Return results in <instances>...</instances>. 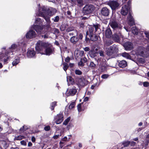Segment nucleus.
<instances>
[{
	"mask_svg": "<svg viewBox=\"0 0 149 149\" xmlns=\"http://www.w3.org/2000/svg\"><path fill=\"white\" fill-rule=\"evenodd\" d=\"M55 122L57 124H59L62 122L63 120V116L62 114L60 113L57 115L55 117Z\"/></svg>",
	"mask_w": 149,
	"mask_h": 149,
	"instance_id": "nucleus-9",
	"label": "nucleus"
},
{
	"mask_svg": "<svg viewBox=\"0 0 149 149\" xmlns=\"http://www.w3.org/2000/svg\"><path fill=\"white\" fill-rule=\"evenodd\" d=\"M89 36L91 40L92 41H96L97 39V36L94 34H93L92 36L91 35H90Z\"/></svg>",
	"mask_w": 149,
	"mask_h": 149,
	"instance_id": "nucleus-26",
	"label": "nucleus"
},
{
	"mask_svg": "<svg viewBox=\"0 0 149 149\" xmlns=\"http://www.w3.org/2000/svg\"><path fill=\"white\" fill-rule=\"evenodd\" d=\"M24 127H25V125H24L22 127H21L20 129V130H19L20 131H22V132L25 131V130H24Z\"/></svg>",
	"mask_w": 149,
	"mask_h": 149,
	"instance_id": "nucleus-57",
	"label": "nucleus"
},
{
	"mask_svg": "<svg viewBox=\"0 0 149 149\" xmlns=\"http://www.w3.org/2000/svg\"><path fill=\"white\" fill-rule=\"evenodd\" d=\"M50 127L49 126H48L44 127V130L46 131H48L50 130Z\"/></svg>",
	"mask_w": 149,
	"mask_h": 149,
	"instance_id": "nucleus-48",
	"label": "nucleus"
},
{
	"mask_svg": "<svg viewBox=\"0 0 149 149\" xmlns=\"http://www.w3.org/2000/svg\"><path fill=\"white\" fill-rule=\"evenodd\" d=\"M75 73L77 75H80L82 74V72L79 70H75Z\"/></svg>",
	"mask_w": 149,
	"mask_h": 149,
	"instance_id": "nucleus-36",
	"label": "nucleus"
},
{
	"mask_svg": "<svg viewBox=\"0 0 149 149\" xmlns=\"http://www.w3.org/2000/svg\"><path fill=\"white\" fill-rule=\"evenodd\" d=\"M17 47V45L15 44H13L11 47L10 48V49L11 50L15 49Z\"/></svg>",
	"mask_w": 149,
	"mask_h": 149,
	"instance_id": "nucleus-44",
	"label": "nucleus"
},
{
	"mask_svg": "<svg viewBox=\"0 0 149 149\" xmlns=\"http://www.w3.org/2000/svg\"><path fill=\"white\" fill-rule=\"evenodd\" d=\"M130 142L129 141H124L123 142L122 144L123 145L124 147L128 146L130 144Z\"/></svg>",
	"mask_w": 149,
	"mask_h": 149,
	"instance_id": "nucleus-30",
	"label": "nucleus"
},
{
	"mask_svg": "<svg viewBox=\"0 0 149 149\" xmlns=\"http://www.w3.org/2000/svg\"><path fill=\"white\" fill-rule=\"evenodd\" d=\"M42 38H48V35L47 34H45L44 36V35H42Z\"/></svg>",
	"mask_w": 149,
	"mask_h": 149,
	"instance_id": "nucleus-55",
	"label": "nucleus"
},
{
	"mask_svg": "<svg viewBox=\"0 0 149 149\" xmlns=\"http://www.w3.org/2000/svg\"><path fill=\"white\" fill-rule=\"evenodd\" d=\"M128 12V7L127 6L125 5L123 6L121 10V14L124 16L126 15Z\"/></svg>",
	"mask_w": 149,
	"mask_h": 149,
	"instance_id": "nucleus-15",
	"label": "nucleus"
},
{
	"mask_svg": "<svg viewBox=\"0 0 149 149\" xmlns=\"http://www.w3.org/2000/svg\"><path fill=\"white\" fill-rule=\"evenodd\" d=\"M79 38L77 36H74L71 37L70 39V42L74 44H76L79 41Z\"/></svg>",
	"mask_w": 149,
	"mask_h": 149,
	"instance_id": "nucleus-17",
	"label": "nucleus"
},
{
	"mask_svg": "<svg viewBox=\"0 0 149 149\" xmlns=\"http://www.w3.org/2000/svg\"><path fill=\"white\" fill-rule=\"evenodd\" d=\"M99 53L100 56H103V57L104 56V51H102V50H100L99 51Z\"/></svg>",
	"mask_w": 149,
	"mask_h": 149,
	"instance_id": "nucleus-46",
	"label": "nucleus"
},
{
	"mask_svg": "<svg viewBox=\"0 0 149 149\" xmlns=\"http://www.w3.org/2000/svg\"><path fill=\"white\" fill-rule=\"evenodd\" d=\"M25 138V137L22 135H19L15 137L16 140H20L23 139Z\"/></svg>",
	"mask_w": 149,
	"mask_h": 149,
	"instance_id": "nucleus-34",
	"label": "nucleus"
},
{
	"mask_svg": "<svg viewBox=\"0 0 149 149\" xmlns=\"http://www.w3.org/2000/svg\"><path fill=\"white\" fill-rule=\"evenodd\" d=\"M146 138L148 139V141L149 143V134L147 135Z\"/></svg>",
	"mask_w": 149,
	"mask_h": 149,
	"instance_id": "nucleus-64",
	"label": "nucleus"
},
{
	"mask_svg": "<svg viewBox=\"0 0 149 149\" xmlns=\"http://www.w3.org/2000/svg\"><path fill=\"white\" fill-rule=\"evenodd\" d=\"M42 23V20L40 18H37L35 21V23L36 25H34L33 27V28L34 29L36 32L40 34L41 33L43 29L44 26H39L38 24H41Z\"/></svg>",
	"mask_w": 149,
	"mask_h": 149,
	"instance_id": "nucleus-2",
	"label": "nucleus"
},
{
	"mask_svg": "<svg viewBox=\"0 0 149 149\" xmlns=\"http://www.w3.org/2000/svg\"><path fill=\"white\" fill-rule=\"evenodd\" d=\"M86 81L83 78H79L78 80V84L81 86H84L86 84Z\"/></svg>",
	"mask_w": 149,
	"mask_h": 149,
	"instance_id": "nucleus-20",
	"label": "nucleus"
},
{
	"mask_svg": "<svg viewBox=\"0 0 149 149\" xmlns=\"http://www.w3.org/2000/svg\"><path fill=\"white\" fill-rule=\"evenodd\" d=\"M119 66L122 68L126 67L127 65V62L124 60H123L120 62L118 64Z\"/></svg>",
	"mask_w": 149,
	"mask_h": 149,
	"instance_id": "nucleus-23",
	"label": "nucleus"
},
{
	"mask_svg": "<svg viewBox=\"0 0 149 149\" xmlns=\"http://www.w3.org/2000/svg\"><path fill=\"white\" fill-rule=\"evenodd\" d=\"M130 11V9H129ZM127 20L128 24L130 26H132L135 24L134 20L132 16L131 13L129 11L128 15L127 16Z\"/></svg>",
	"mask_w": 149,
	"mask_h": 149,
	"instance_id": "nucleus-10",
	"label": "nucleus"
},
{
	"mask_svg": "<svg viewBox=\"0 0 149 149\" xmlns=\"http://www.w3.org/2000/svg\"><path fill=\"white\" fill-rule=\"evenodd\" d=\"M56 102H52L51 104V109L52 110H53L54 109V107L55 106H56Z\"/></svg>",
	"mask_w": 149,
	"mask_h": 149,
	"instance_id": "nucleus-32",
	"label": "nucleus"
},
{
	"mask_svg": "<svg viewBox=\"0 0 149 149\" xmlns=\"http://www.w3.org/2000/svg\"><path fill=\"white\" fill-rule=\"evenodd\" d=\"M21 144L24 146H26V142L24 141H20Z\"/></svg>",
	"mask_w": 149,
	"mask_h": 149,
	"instance_id": "nucleus-50",
	"label": "nucleus"
},
{
	"mask_svg": "<svg viewBox=\"0 0 149 149\" xmlns=\"http://www.w3.org/2000/svg\"><path fill=\"white\" fill-rule=\"evenodd\" d=\"M52 19L54 20V22H58L59 19V17L58 16H57L55 17L54 18H53Z\"/></svg>",
	"mask_w": 149,
	"mask_h": 149,
	"instance_id": "nucleus-39",
	"label": "nucleus"
},
{
	"mask_svg": "<svg viewBox=\"0 0 149 149\" xmlns=\"http://www.w3.org/2000/svg\"><path fill=\"white\" fill-rule=\"evenodd\" d=\"M75 30L74 29V28L73 27H71L67 28L66 29V31L68 32H70Z\"/></svg>",
	"mask_w": 149,
	"mask_h": 149,
	"instance_id": "nucleus-35",
	"label": "nucleus"
},
{
	"mask_svg": "<svg viewBox=\"0 0 149 149\" xmlns=\"http://www.w3.org/2000/svg\"><path fill=\"white\" fill-rule=\"evenodd\" d=\"M67 138L66 136H65L62 139V141H65L67 140Z\"/></svg>",
	"mask_w": 149,
	"mask_h": 149,
	"instance_id": "nucleus-59",
	"label": "nucleus"
},
{
	"mask_svg": "<svg viewBox=\"0 0 149 149\" xmlns=\"http://www.w3.org/2000/svg\"><path fill=\"white\" fill-rule=\"evenodd\" d=\"M59 136L60 135L59 134H58L54 136L53 138L54 139H56L59 137Z\"/></svg>",
	"mask_w": 149,
	"mask_h": 149,
	"instance_id": "nucleus-56",
	"label": "nucleus"
},
{
	"mask_svg": "<svg viewBox=\"0 0 149 149\" xmlns=\"http://www.w3.org/2000/svg\"><path fill=\"white\" fill-rule=\"evenodd\" d=\"M89 54L91 58H94L97 56L98 53L95 52L94 50L93 49L89 52Z\"/></svg>",
	"mask_w": 149,
	"mask_h": 149,
	"instance_id": "nucleus-25",
	"label": "nucleus"
},
{
	"mask_svg": "<svg viewBox=\"0 0 149 149\" xmlns=\"http://www.w3.org/2000/svg\"><path fill=\"white\" fill-rule=\"evenodd\" d=\"M94 9V7L93 5H86L83 8L82 12L84 15L88 14L93 12Z\"/></svg>",
	"mask_w": 149,
	"mask_h": 149,
	"instance_id": "nucleus-5",
	"label": "nucleus"
},
{
	"mask_svg": "<svg viewBox=\"0 0 149 149\" xmlns=\"http://www.w3.org/2000/svg\"><path fill=\"white\" fill-rule=\"evenodd\" d=\"M35 51L33 50H29L27 53V56L29 58L32 57L35 55Z\"/></svg>",
	"mask_w": 149,
	"mask_h": 149,
	"instance_id": "nucleus-22",
	"label": "nucleus"
},
{
	"mask_svg": "<svg viewBox=\"0 0 149 149\" xmlns=\"http://www.w3.org/2000/svg\"><path fill=\"white\" fill-rule=\"evenodd\" d=\"M75 105V103L74 102H72L69 106V109H71L73 108Z\"/></svg>",
	"mask_w": 149,
	"mask_h": 149,
	"instance_id": "nucleus-37",
	"label": "nucleus"
},
{
	"mask_svg": "<svg viewBox=\"0 0 149 149\" xmlns=\"http://www.w3.org/2000/svg\"><path fill=\"white\" fill-rule=\"evenodd\" d=\"M35 32L32 30H30L26 34V37L27 38L31 39L36 37Z\"/></svg>",
	"mask_w": 149,
	"mask_h": 149,
	"instance_id": "nucleus-12",
	"label": "nucleus"
},
{
	"mask_svg": "<svg viewBox=\"0 0 149 149\" xmlns=\"http://www.w3.org/2000/svg\"><path fill=\"white\" fill-rule=\"evenodd\" d=\"M124 47L127 50H131L133 48L132 45L130 42H125L124 44Z\"/></svg>",
	"mask_w": 149,
	"mask_h": 149,
	"instance_id": "nucleus-14",
	"label": "nucleus"
},
{
	"mask_svg": "<svg viewBox=\"0 0 149 149\" xmlns=\"http://www.w3.org/2000/svg\"><path fill=\"white\" fill-rule=\"evenodd\" d=\"M105 35L107 38H110L112 36V32L109 29H108L106 30Z\"/></svg>",
	"mask_w": 149,
	"mask_h": 149,
	"instance_id": "nucleus-19",
	"label": "nucleus"
},
{
	"mask_svg": "<svg viewBox=\"0 0 149 149\" xmlns=\"http://www.w3.org/2000/svg\"><path fill=\"white\" fill-rule=\"evenodd\" d=\"M19 62V58L14 60L12 62V64L13 66L16 65Z\"/></svg>",
	"mask_w": 149,
	"mask_h": 149,
	"instance_id": "nucleus-29",
	"label": "nucleus"
},
{
	"mask_svg": "<svg viewBox=\"0 0 149 149\" xmlns=\"http://www.w3.org/2000/svg\"><path fill=\"white\" fill-rule=\"evenodd\" d=\"M132 33L134 35H137L138 33V29L136 27H133L132 28Z\"/></svg>",
	"mask_w": 149,
	"mask_h": 149,
	"instance_id": "nucleus-28",
	"label": "nucleus"
},
{
	"mask_svg": "<svg viewBox=\"0 0 149 149\" xmlns=\"http://www.w3.org/2000/svg\"><path fill=\"white\" fill-rule=\"evenodd\" d=\"M78 65L80 66H83L84 65V64L82 61V59H81V61L78 63Z\"/></svg>",
	"mask_w": 149,
	"mask_h": 149,
	"instance_id": "nucleus-42",
	"label": "nucleus"
},
{
	"mask_svg": "<svg viewBox=\"0 0 149 149\" xmlns=\"http://www.w3.org/2000/svg\"><path fill=\"white\" fill-rule=\"evenodd\" d=\"M70 117L68 118L64 121L63 123V124L65 125H67L70 121Z\"/></svg>",
	"mask_w": 149,
	"mask_h": 149,
	"instance_id": "nucleus-38",
	"label": "nucleus"
},
{
	"mask_svg": "<svg viewBox=\"0 0 149 149\" xmlns=\"http://www.w3.org/2000/svg\"><path fill=\"white\" fill-rule=\"evenodd\" d=\"M146 50L147 51V53H148V52H149V43L148 44L147 47L146 49Z\"/></svg>",
	"mask_w": 149,
	"mask_h": 149,
	"instance_id": "nucleus-53",
	"label": "nucleus"
},
{
	"mask_svg": "<svg viewBox=\"0 0 149 149\" xmlns=\"http://www.w3.org/2000/svg\"><path fill=\"white\" fill-rule=\"evenodd\" d=\"M143 85L144 86L147 87L149 86V83L148 82H145L143 83Z\"/></svg>",
	"mask_w": 149,
	"mask_h": 149,
	"instance_id": "nucleus-47",
	"label": "nucleus"
},
{
	"mask_svg": "<svg viewBox=\"0 0 149 149\" xmlns=\"http://www.w3.org/2000/svg\"><path fill=\"white\" fill-rule=\"evenodd\" d=\"M110 10L107 8L104 7L101 10V15L104 16H108L110 13Z\"/></svg>",
	"mask_w": 149,
	"mask_h": 149,
	"instance_id": "nucleus-11",
	"label": "nucleus"
},
{
	"mask_svg": "<svg viewBox=\"0 0 149 149\" xmlns=\"http://www.w3.org/2000/svg\"><path fill=\"white\" fill-rule=\"evenodd\" d=\"M79 38L80 39H82L83 38V35L81 33H80L79 35Z\"/></svg>",
	"mask_w": 149,
	"mask_h": 149,
	"instance_id": "nucleus-63",
	"label": "nucleus"
},
{
	"mask_svg": "<svg viewBox=\"0 0 149 149\" xmlns=\"http://www.w3.org/2000/svg\"><path fill=\"white\" fill-rule=\"evenodd\" d=\"M136 53L137 55H140L143 57H146L147 54V51L146 50V48L142 47H138Z\"/></svg>",
	"mask_w": 149,
	"mask_h": 149,
	"instance_id": "nucleus-7",
	"label": "nucleus"
},
{
	"mask_svg": "<svg viewBox=\"0 0 149 149\" xmlns=\"http://www.w3.org/2000/svg\"><path fill=\"white\" fill-rule=\"evenodd\" d=\"M84 50L86 52H87L90 50V48L88 47H86L84 48Z\"/></svg>",
	"mask_w": 149,
	"mask_h": 149,
	"instance_id": "nucleus-51",
	"label": "nucleus"
},
{
	"mask_svg": "<svg viewBox=\"0 0 149 149\" xmlns=\"http://www.w3.org/2000/svg\"><path fill=\"white\" fill-rule=\"evenodd\" d=\"M107 4L113 10L118 9L120 5V4L116 0L109 1L107 3Z\"/></svg>",
	"mask_w": 149,
	"mask_h": 149,
	"instance_id": "nucleus-8",
	"label": "nucleus"
},
{
	"mask_svg": "<svg viewBox=\"0 0 149 149\" xmlns=\"http://www.w3.org/2000/svg\"><path fill=\"white\" fill-rule=\"evenodd\" d=\"M77 1L78 4V5L81 6L83 5L82 0H77Z\"/></svg>",
	"mask_w": 149,
	"mask_h": 149,
	"instance_id": "nucleus-41",
	"label": "nucleus"
},
{
	"mask_svg": "<svg viewBox=\"0 0 149 149\" xmlns=\"http://www.w3.org/2000/svg\"><path fill=\"white\" fill-rule=\"evenodd\" d=\"M89 98L88 97H85L84 99V101L86 102L88 100Z\"/></svg>",
	"mask_w": 149,
	"mask_h": 149,
	"instance_id": "nucleus-60",
	"label": "nucleus"
},
{
	"mask_svg": "<svg viewBox=\"0 0 149 149\" xmlns=\"http://www.w3.org/2000/svg\"><path fill=\"white\" fill-rule=\"evenodd\" d=\"M113 43V42L112 40L109 39L106 40L104 41V47H106L109 46L111 45Z\"/></svg>",
	"mask_w": 149,
	"mask_h": 149,
	"instance_id": "nucleus-24",
	"label": "nucleus"
},
{
	"mask_svg": "<svg viewBox=\"0 0 149 149\" xmlns=\"http://www.w3.org/2000/svg\"><path fill=\"white\" fill-rule=\"evenodd\" d=\"M90 66L92 68H93L95 67L96 65L93 62H90Z\"/></svg>",
	"mask_w": 149,
	"mask_h": 149,
	"instance_id": "nucleus-43",
	"label": "nucleus"
},
{
	"mask_svg": "<svg viewBox=\"0 0 149 149\" xmlns=\"http://www.w3.org/2000/svg\"><path fill=\"white\" fill-rule=\"evenodd\" d=\"M77 91V90L75 87L72 88L69 90L68 94L69 95H73L75 94Z\"/></svg>",
	"mask_w": 149,
	"mask_h": 149,
	"instance_id": "nucleus-21",
	"label": "nucleus"
},
{
	"mask_svg": "<svg viewBox=\"0 0 149 149\" xmlns=\"http://www.w3.org/2000/svg\"><path fill=\"white\" fill-rule=\"evenodd\" d=\"M108 77V75L106 74H103L101 76V77L102 78L104 79L107 78Z\"/></svg>",
	"mask_w": 149,
	"mask_h": 149,
	"instance_id": "nucleus-49",
	"label": "nucleus"
},
{
	"mask_svg": "<svg viewBox=\"0 0 149 149\" xmlns=\"http://www.w3.org/2000/svg\"><path fill=\"white\" fill-rule=\"evenodd\" d=\"M48 46V44L47 43L39 41L37 43L36 47V49L38 53H41V52L44 51L45 48Z\"/></svg>",
	"mask_w": 149,
	"mask_h": 149,
	"instance_id": "nucleus-3",
	"label": "nucleus"
},
{
	"mask_svg": "<svg viewBox=\"0 0 149 149\" xmlns=\"http://www.w3.org/2000/svg\"><path fill=\"white\" fill-rule=\"evenodd\" d=\"M110 26L113 29L118 28L119 26V24L116 21L115 19L111 18L110 20Z\"/></svg>",
	"mask_w": 149,
	"mask_h": 149,
	"instance_id": "nucleus-13",
	"label": "nucleus"
},
{
	"mask_svg": "<svg viewBox=\"0 0 149 149\" xmlns=\"http://www.w3.org/2000/svg\"><path fill=\"white\" fill-rule=\"evenodd\" d=\"M45 53L43 54L46 55H49L53 53V49L52 48L50 47H48V46L45 48Z\"/></svg>",
	"mask_w": 149,
	"mask_h": 149,
	"instance_id": "nucleus-16",
	"label": "nucleus"
},
{
	"mask_svg": "<svg viewBox=\"0 0 149 149\" xmlns=\"http://www.w3.org/2000/svg\"><path fill=\"white\" fill-rule=\"evenodd\" d=\"M84 54V52L83 51H79V55L80 57L83 56Z\"/></svg>",
	"mask_w": 149,
	"mask_h": 149,
	"instance_id": "nucleus-45",
	"label": "nucleus"
},
{
	"mask_svg": "<svg viewBox=\"0 0 149 149\" xmlns=\"http://www.w3.org/2000/svg\"><path fill=\"white\" fill-rule=\"evenodd\" d=\"M118 48L117 46L113 45L107 49L106 54L108 56H112L118 52Z\"/></svg>",
	"mask_w": 149,
	"mask_h": 149,
	"instance_id": "nucleus-4",
	"label": "nucleus"
},
{
	"mask_svg": "<svg viewBox=\"0 0 149 149\" xmlns=\"http://www.w3.org/2000/svg\"><path fill=\"white\" fill-rule=\"evenodd\" d=\"M99 25L98 24L93 25L92 26H90L89 27V30L86 32V35L92 36L94 34V31H96L99 29Z\"/></svg>",
	"mask_w": 149,
	"mask_h": 149,
	"instance_id": "nucleus-6",
	"label": "nucleus"
},
{
	"mask_svg": "<svg viewBox=\"0 0 149 149\" xmlns=\"http://www.w3.org/2000/svg\"><path fill=\"white\" fill-rule=\"evenodd\" d=\"M82 105V103H81L78 104L77 106V109L79 112L81 111H82V109H81V105Z\"/></svg>",
	"mask_w": 149,
	"mask_h": 149,
	"instance_id": "nucleus-40",
	"label": "nucleus"
},
{
	"mask_svg": "<svg viewBox=\"0 0 149 149\" xmlns=\"http://www.w3.org/2000/svg\"><path fill=\"white\" fill-rule=\"evenodd\" d=\"M130 144L131 146H134L136 144V142L134 141H132L130 142Z\"/></svg>",
	"mask_w": 149,
	"mask_h": 149,
	"instance_id": "nucleus-58",
	"label": "nucleus"
},
{
	"mask_svg": "<svg viewBox=\"0 0 149 149\" xmlns=\"http://www.w3.org/2000/svg\"><path fill=\"white\" fill-rule=\"evenodd\" d=\"M51 12L49 9H47L44 6L42 7L39 8V13L38 15L39 16L42 17L45 19L47 24L48 27H49V24L50 23V17L51 14L49 13Z\"/></svg>",
	"mask_w": 149,
	"mask_h": 149,
	"instance_id": "nucleus-1",
	"label": "nucleus"
},
{
	"mask_svg": "<svg viewBox=\"0 0 149 149\" xmlns=\"http://www.w3.org/2000/svg\"><path fill=\"white\" fill-rule=\"evenodd\" d=\"M82 61L84 63H85L87 61V59L86 57L84 58L83 59H82Z\"/></svg>",
	"mask_w": 149,
	"mask_h": 149,
	"instance_id": "nucleus-62",
	"label": "nucleus"
},
{
	"mask_svg": "<svg viewBox=\"0 0 149 149\" xmlns=\"http://www.w3.org/2000/svg\"><path fill=\"white\" fill-rule=\"evenodd\" d=\"M31 141H32L34 142L35 141H36V139L35 137L34 136H32L31 138Z\"/></svg>",
	"mask_w": 149,
	"mask_h": 149,
	"instance_id": "nucleus-61",
	"label": "nucleus"
},
{
	"mask_svg": "<svg viewBox=\"0 0 149 149\" xmlns=\"http://www.w3.org/2000/svg\"><path fill=\"white\" fill-rule=\"evenodd\" d=\"M145 34L146 35V37L148 38H149V32L148 31H145Z\"/></svg>",
	"mask_w": 149,
	"mask_h": 149,
	"instance_id": "nucleus-52",
	"label": "nucleus"
},
{
	"mask_svg": "<svg viewBox=\"0 0 149 149\" xmlns=\"http://www.w3.org/2000/svg\"><path fill=\"white\" fill-rule=\"evenodd\" d=\"M63 69L64 70L66 71L69 67L68 64L65 63L63 64Z\"/></svg>",
	"mask_w": 149,
	"mask_h": 149,
	"instance_id": "nucleus-33",
	"label": "nucleus"
},
{
	"mask_svg": "<svg viewBox=\"0 0 149 149\" xmlns=\"http://www.w3.org/2000/svg\"><path fill=\"white\" fill-rule=\"evenodd\" d=\"M121 56L127 59H130L131 58L130 56L126 52H124L121 54Z\"/></svg>",
	"mask_w": 149,
	"mask_h": 149,
	"instance_id": "nucleus-27",
	"label": "nucleus"
},
{
	"mask_svg": "<svg viewBox=\"0 0 149 149\" xmlns=\"http://www.w3.org/2000/svg\"><path fill=\"white\" fill-rule=\"evenodd\" d=\"M121 37V35L120 33L115 34L113 36L114 40L118 42L120 41Z\"/></svg>",
	"mask_w": 149,
	"mask_h": 149,
	"instance_id": "nucleus-18",
	"label": "nucleus"
},
{
	"mask_svg": "<svg viewBox=\"0 0 149 149\" xmlns=\"http://www.w3.org/2000/svg\"><path fill=\"white\" fill-rule=\"evenodd\" d=\"M69 36H73L75 35H77V32L76 30H73L72 32H70L68 33Z\"/></svg>",
	"mask_w": 149,
	"mask_h": 149,
	"instance_id": "nucleus-31",
	"label": "nucleus"
},
{
	"mask_svg": "<svg viewBox=\"0 0 149 149\" xmlns=\"http://www.w3.org/2000/svg\"><path fill=\"white\" fill-rule=\"evenodd\" d=\"M70 58L69 57H68L65 58V61L66 62L68 63L70 61Z\"/></svg>",
	"mask_w": 149,
	"mask_h": 149,
	"instance_id": "nucleus-54",
	"label": "nucleus"
}]
</instances>
